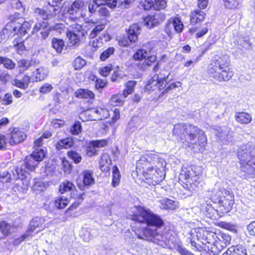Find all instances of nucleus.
<instances>
[{
    "label": "nucleus",
    "instance_id": "obj_27",
    "mask_svg": "<svg viewBox=\"0 0 255 255\" xmlns=\"http://www.w3.org/2000/svg\"><path fill=\"white\" fill-rule=\"evenodd\" d=\"M96 21H89L87 22V23L91 28L95 26L89 33L90 38H95L105 28L106 23H100L96 25Z\"/></svg>",
    "mask_w": 255,
    "mask_h": 255
},
{
    "label": "nucleus",
    "instance_id": "obj_11",
    "mask_svg": "<svg viewBox=\"0 0 255 255\" xmlns=\"http://www.w3.org/2000/svg\"><path fill=\"white\" fill-rule=\"evenodd\" d=\"M45 228V220L42 217H36L33 218L30 222L26 230V234H23L15 240L14 242L17 244L24 241L28 236H33V233H38Z\"/></svg>",
    "mask_w": 255,
    "mask_h": 255
},
{
    "label": "nucleus",
    "instance_id": "obj_34",
    "mask_svg": "<svg viewBox=\"0 0 255 255\" xmlns=\"http://www.w3.org/2000/svg\"><path fill=\"white\" fill-rule=\"evenodd\" d=\"M125 99L120 93L113 94L110 99V105L114 107H122L125 103Z\"/></svg>",
    "mask_w": 255,
    "mask_h": 255
},
{
    "label": "nucleus",
    "instance_id": "obj_30",
    "mask_svg": "<svg viewBox=\"0 0 255 255\" xmlns=\"http://www.w3.org/2000/svg\"><path fill=\"white\" fill-rule=\"evenodd\" d=\"M11 234V226L5 220L0 222V241L6 239Z\"/></svg>",
    "mask_w": 255,
    "mask_h": 255
},
{
    "label": "nucleus",
    "instance_id": "obj_63",
    "mask_svg": "<svg viewBox=\"0 0 255 255\" xmlns=\"http://www.w3.org/2000/svg\"><path fill=\"white\" fill-rule=\"evenodd\" d=\"M120 72L121 70L120 69L119 66H117L110 78L112 82H116L122 78Z\"/></svg>",
    "mask_w": 255,
    "mask_h": 255
},
{
    "label": "nucleus",
    "instance_id": "obj_51",
    "mask_svg": "<svg viewBox=\"0 0 255 255\" xmlns=\"http://www.w3.org/2000/svg\"><path fill=\"white\" fill-rule=\"evenodd\" d=\"M52 46L55 50L60 53L64 46V41L61 39L53 38L52 40Z\"/></svg>",
    "mask_w": 255,
    "mask_h": 255
},
{
    "label": "nucleus",
    "instance_id": "obj_33",
    "mask_svg": "<svg viewBox=\"0 0 255 255\" xmlns=\"http://www.w3.org/2000/svg\"><path fill=\"white\" fill-rule=\"evenodd\" d=\"M169 19L176 33H181L182 32L184 26L181 20V18L178 15H177L176 16L172 17Z\"/></svg>",
    "mask_w": 255,
    "mask_h": 255
},
{
    "label": "nucleus",
    "instance_id": "obj_29",
    "mask_svg": "<svg viewBox=\"0 0 255 255\" xmlns=\"http://www.w3.org/2000/svg\"><path fill=\"white\" fill-rule=\"evenodd\" d=\"M222 255H248L245 248L240 245L232 246L229 248Z\"/></svg>",
    "mask_w": 255,
    "mask_h": 255
},
{
    "label": "nucleus",
    "instance_id": "obj_28",
    "mask_svg": "<svg viewBox=\"0 0 255 255\" xmlns=\"http://www.w3.org/2000/svg\"><path fill=\"white\" fill-rule=\"evenodd\" d=\"M69 203L70 199L63 196L56 197L53 201L54 208L59 210L65 209Z\"/></svg>",
    "mask_w": 255,
    "mask_h": 255
},
{
    "label": "nucleus",
    "instance_id": "obj_53",
    "mask_svg": "<svg viewBox=\"0 0 255 255\" xmlns=\"http://www.w3.org/2000/svg\"><path fill=\"white\" fill-rule=\"evenodd\" d=\"M49 26V23L47 22L41 21L36 23L34 24L31 34L34 35L37 33L41 29H47Z\"/></svg>",
    "mask_w": 255,
    "mask_h": 255
},
{
    "label": "nucleus",
    "instance_id": "obj_58",
    "mask_svg": "<svg viewBox=\"0 0 255 255\" xmlns=\"http://www.w3.org/2000/svg\"><path fill=\"white\" fill-rule=\"evenodd\" d=\"M98 14L101 20H104L110 16V12L105 6H102L98 10Z\"/></svg>",
    "mask_w": 255,
    "mask_h": 255
},
{
    "label": "nucleus",
    "instance_id": "obj_7",
    "mask_svg": "<svg viewBox=\"0 0 255 255\" xmlns=\"http://www.w3.org/2000/svg\"><path fill=\"white\" fill-rule=\"evenodd\" d=\"M253 151V148L248 144L240 145L237 150L240 169L245 178L254 177L255 175V155Z\"/></svg>",
    "mask_w": 255,
    "mask_h": 255
},
{
    "label": "nucleus",
    "instance_id": "obj_6",
    "mask_svg": "<svg viewBox=\"0 0 255 255\" xmlns=\"http://www.w3.org/2000/svg\"><path fill=\"white\" fill-rule=\"evenodd\" d=\"M202 171L200 166L190 164L181 169L178 182L185 190L193 192L199 188L202 180Z\"/></svg>",
    "mask_w": 255,
    "mask_h": 255
},
{
    "label": "nucleus",
    "instance_id": "obj_23",
    "mask_svg": "<svg viewBox=\"0 0 255 255\" xmlns=\"http://www.w3.org/2000/svg\"><path fill=\"white\" fill-rule=\"evenodd\" d=\"M74 96L78 99H87L93 101L95 99L94 93L88 89L79 88L74 92Z\"/></svg>",
    "mask_w": 255,
    "mask_h": 255
},
{
    "label": "nucleus",
    "instance_id": "obj_46",
    "mask_svg": "<svg viewBox=\"0 0 255 255\" xmlns=\"http://www.w3.org/2000/svg\"><path fill=\"white\" fill-rule=\"evenodd\" d=\"M95 113L98 116V119L99 120H103L110 117L109 110L104 107H98Z\"/></svg>",
    "mask_w": 255,
    "mask_h": 255
},
{
    "label": "nucleus",
    "instance_id": "obj_57",
    "mask_svg": "<svg viewBox=\"0 0 255 255\" xmlns=\"http://www.w3.org/2000/svg\"><path fill=\"white\" fill-rule=\"evenodd\" d=\"M34 12L39 16L43 20H48L51 17V14L43 8L36 7L34 9Z\"/></svg>",
    "mask_w": 255,
    "mask_h": 255
},
{
    "label": "nucleus",
    "instance_id": "obj_47",
    "mask_svg": "<svg viewBox=\"0 0 255 255\" xmlns=\"http://www.w3.org/2000/svg\"><path fill=\"white\" fill-rule=\"evenodd\" d=\"M85 152L89 157H92L98 154L97 148L92 140L90 141L86 146Z\"/></svg>",
    "mask_w": 255,
    "mask_h": 255
},
{
    "label": "nucleus",
    "instance_id": "obj_62",
    "mask_svg": "<svg viewBox=\"0 0 255 255\" xmlns=\"http://www.w3.org/2000/svg\"><path fill=\"white\" fill-rule=\"evenodd\" d=\"M217 234L218 236V238H219V239L224 242V244L227 245V246L231 244V237L229 235L223 232H219Z\"/></svg>",
    "mask_w": 255,
    "mask_h": 255
},
{
    "label": "nucleus",
    "instance_id": "obj_36",
    "mask_svg": "<svg viewBox=\"0 0 255 255\" xmlns=\"http://www.w3.org/2000/svg\"><path fill=\"white\" fill-rule=\"evenodd\" d=\"M38 164L39 163L30 155L25 156L24 159V166L29 171H35Z\"/></svg>",
    "mask_w": 255,
    "mask_h": 255
},
{
    "label": "nucleus",
    "instance_id": "obj_50",
    "mask_svg": "<svg viewBox=\"0 0 255 255\" xmlns=\"http://www.w3.org/2000/svg\"><path fill=\"white\" fill-rule=\"evenodd\" d=\"M86 64V61L81 56L77 57L72 62V66L75 70H81Z\"/></svg>",
    "mask_w": 255,
    "mask_h": 255
},
{
    "label": "nucleus",
    "instance_id": "obj_38",
    "mask_svg": "<svg viewBox=\"0 0 255 255\" xmlns=\"http://www.w3.org/2000/svg\"><path fill=\"white\" fill-rule=\"evenodd\" d=\"M89 78L91 81L95 82V88L98 90H102L106 87L108 84L107 80H104L97 77V76L94 74H91Z\"/></svg>",
    "mask_w": 255,
    "mask_h": 255
},
{
    "label": "nucleus",
    "instance_id": "obj_24",
    "mask_svg": "<svg viewBox=\"0 0 255 255\" xmlns=\"http://www.w3.org/2000/svg\"><path fill=\"white\" fill-rule=\"evenodd\" d=\"M158 74H155L148 79L144 87V91L150 93L158 90Z\"/></svg>",
    "mask_w": 255,
    "mask_h": 255
},
{
    "label": "nucleus",
    "instance_id": "obj_64",
    "mask_svg": "<svg viewBox=\"0 0 255 255\" xmlns=\"http://www.w3.org/2000/svg\"><path fill=\"white\" fill-rule=\"evenodd\" d=\"M51 124L54 128H57L63 127L65 125V122L63 120L54 119L51 121Z\"/></svg>",
    "mask_w": 255,
    "mask_h": 255
},
{
    "label": "nucleus",
    "instance_id": "obj_8",
    "mask_svg": "<svg viewBox=\"0 0 255 255\" xmlns=\"http://www.w3.org/2000/svg\"><path fill=\"white\" fill-rule=\"evenodd\" d=\"M209 199L213 203L218 205L219 210L223 215L232 211L235 203V196L233 192L225 188L212 190Z\"/></svg>",
    "mask_w": 255,
    "mask_h": 255
},
{
    "label": "nucleus",
    "instance_id": "obj_9",
    "mask_svg": "<svg viewBox=\"0 0 255 255\" xmlns=\"http://www.w3.org/2000/svg\"><path fill=\"white\" fill-rule=\"evenodd\" d=\"M154 46L151 41L142 44L141 47L138 48L133 54L132 59L135 61H144L143 65L145 67L151 66L157 60V56L152 54Z\"/></svg>",
    "mask_w": 255,
    "mask_h": 255
},
{
    "label": "nucleus",
    "instance_id": "obj_52",
    "mask_svg": "<svg viewBox=\"0 0 255 255\" xmlns=\"http://www.w3.org/2000/svg\"><path fill=\"white\" fill-rule=\"evenodd\" d=\"M15 173L13 174L15 179L23 180L26 177V171L21 167L16 166L15 169Z\"/></svg>",
    "mask_w": 255,
    "mask_h": 255
},
{
    "label": "nucleus",
    "instance_id": "obj_43",
    "mask_svg": "<svg viewBox=\"0 0 255 255\" xmlns=\"http://www.w3.org/2000/svg\"><path fill=\"white\" fill-rule=\"evenodd\" d=\"M114 69V65L112 63H108L99 69V73L103 77H108L111 71Z\"/></svg>",
    "mask_w": 255,
    "mask_h": 255
},
{
    "label": "nucleus",
    "instance_id": "obj_12",
    "mask_svg": "<svg viewBox=\"0 0 255 255\" xmlns=\"http://www.w3.org/2000/svg\"><path fill=\"white\" fill-rule=\"evenodd\" d=\"M71 26L75 31H67L66 32L69 42L73 45H78L81 40L85 39L87 31L84 30L81 24L74 23Z\"/></svg>",
    "mask_w": 255,
    "mask_h": 255
},
{
    "label": "nucleus",
    "instance_id": "obj_13",
    "mask_svg": "<svg viewBox=\"0 0 255 255\" xmlns=\"http://www.w3.org/2000/svg\"><path fill=\"white\" fill-rule=\"evenodd\" d=\"M85 193L84 192L79 193L77 190L71 192L70 197L74 201L65 210V215L68 217L75 216L76 210L83 203Z\"/></svg>",
    "mask_w": 255,
    "mask_h": 255
},
{
    "label": "nucleus",
    "instance_id": "obj_15",
    "mask_svg": "<svg viewBox=\"0 0 255 255\" xmlns=\"http://www.w3.org/2000/svg\"><path fill=\"white\" fill-rule=\"evenodd\" d=\"M84 6L85 3L82 0H74L67 10L69 20L72 22H77L79 20Z\"/></svg>",
    "mask_w": 255,
    "mask_h": 255
},
{
    "label": "nucleus",
    "instance_id": "obj_45",
    "mask_svg": "<svg viewBox=\"0 0 255 255\" xmlns=\"http://www.w3.org/2000/svg\"><path fill=\"white\" fill-rule=\"evenodd\" d=\"M47 76L46 70L42 67L38 68L35 74V81L39 82L44 80Z\"/></svg>",
    "mask_w": 255,
    "mask_h": 255
},
{
    "label": "nucleus",
    "instance_id": "obj_4",
    "mask_svg": "<svg viewBox=\"0 0 255 255\" xmlns=\"http://www.w3.org/2000/svg\"><path fill=\"white\" fill-rule=\"evenodd\" d=\"M206 73L209 78L218 82L232 79L234 72L231 67V59L227 53L216 54L207 65Z\"/></svg>",
    "mask_w": 255,
    "mask_h": 255
},
{
    "label": "nucleus",
    "instance_id": "obj_60",
    "mask_svg": "<svg viewBox=\"0 0 255 255\" xmlns=\"http://www.w3.org/2000/svg\"><path fill=\"white\" fill-rule=\"evenodd\" d=\"M110 138L93 140L92 141L95 144L97 148H103L108 145Z\"/></svg>",
    "mask_w": 255,
    "mask_h": 255
},
{
    "label": "nucleus",
    "instance_id": "obj_32",
    "mask_svg": "<svg viewBox=\"0 0 255 255\" xmlns=\"http://www.w3.org/2000/svg\"><path fill=\"white\" fill-rule=\"evenodd\" d=\"M30 82V76L27 74H24L21 80L14 79L13 85L21 89L25 90L28 87Z\"/></svg>",
    "mask_w": 255,
    "mask_h": 255
},
{
    "label": "nucleus",
    "instance_id": "obj_42",
    "mask_svg": "<svg viewBox=\"0 0 255 255\" xmlns=\"http://www.w3.org/2000/svg\"><path fill=\"white\" fill-rule=\"evenodd\" d=\"M46 152L42 148H35L30 154L38 163L43 160L45 156Z\"/></svg>",
    "mask_w": 255,
    "mask_h": 255
},
{
    "label": "nucleus",
    "instance_id": "obj_2",
    "mask_svg": "<svg viewBox=\"0 0 255 255\" xmlns=\"http://www.w3.org/2000/svg\"><path fill=\"white\" fill-rule=\"evenodd\" d=\"M172 135L183 148H189L194 153H202L207 145L205 132L191 124L177 123L174 125Z\"/></svg>",
    "mask_w": 255,
    "mask_h": 255
},
{
    "label": "nucleus",
    "instance_id": "obj_39",
    "mask_svg": "<svg viewBox=\"0 0 255 255\" xmlns=\"http://www.w3.org/2000/svg\"><path fill=\"white\" fill-rule=\"evenodd\" d=\"M75 188L74 183L69 180H65L59 185L58 191L61 194H63L66 192H72L73 189Z\"/></svg>",
    "mask_w": 255,
    "mask_h": 255
},
{
    "label": "nucleus",
    "instance_id": "obj_55",
    "mask_svg": "<svg viewBox=\"0 0 255 255\" xmlns=\"http://www.w3.org/2000/svg\"><path fill=\"white\" fill-rule=\"evenodd\" d=\"M115 49L113 47H109L104 50L100 55V59L102 61H105L112 55L114 54Z\"/></svg>",
    "mask_w": 255,
    "mask_h": 255
},
{
    "label": "nucleus",
    "instance_id": "obj_35",
    "mask_svg": "<svg viewBox=\"0 0 255 255\" xmlns=\"http://www.w3.org/2000/svg\"><path fill=\"white\" fill-rule=\"evenodd\" d=\"M93 172L90 170H85L82 172L83 184L85 186H89L95 183Z\"/></svg>",
    "mask_w": 255,
    "mask_h": 255
},
{
    "label": "nucleus",
    "instance_id": "obj_40",
    "mask_svg": "<svg viewBox=\"0 0 255 255\" xmlns=\"http://www.w3.org/2000/svg\"><path fill=\"white\" fill-rule=\"evenodd\" d=\"M136 81L133 80L128 81L125 84V89L123 91V96L124 98H126L128 95L131 94L134 90Z\"/></svg>",
    "mask_w": 255,
    "mask_h": 255
},
{
    "label": "nucleus",
    "instance_id": "obj_10",
    "mask_svg": "<svg viewBox=\"0 0 255 255\" xmlns=\"http://www.w3.org/2000/svg\"><path fill=\"white\" fill-rule=\"evenodd\" d=\"M165 70H161L158 73V90L162 94H166L170 91L181 86V83L179 81H175L172 79H169L170 73L167 74L163 73Z\"/></svg>",
    "mask_w": 255,
    "mask_h": 255
},
{
    "label": "nucleus",
    "instance_id": "obj_20",
    "mask_svg": "<svg viewBox=\"0 0 255 255\" xmlns=\"http://www.w3.org/2000/svg\"><path fill=\"white\" fill-rule=\"evenodd\" d=\"M189 17L190 24L194 26L203 22L206 19V14L200 9H195L190 11Z\"/></svg>",
    "mask_w": 255,
    "mask_h": 255
},
{
    "label": "nucleus",
    "instance_id": "obj_19",
    "mask_svg": "<svg viewBox=\"0 0 255 255\" xmlns=\"http://www.w3.org/2000/svg\"><path fill=\"white\" fill-rule=\"evenodd\" d=\"M195 232L198 240L205 246H208L210 241L215 235V232L208 230L206 227H198L195 229Z\"/></svg>",
    "mask_w": 255,
    "mask_h": 255
},
{
    "label": "nucleus",
    "instance_id": "obj_22",
    "mask_svg": "<svg viewBox=\"0 0 255 255\" xmlns=\"http://www.w3.org/2000/svg\"><path fill=\"white\" fill-rule=\"evenodd\" d=\"M75 142L74 138L70 136L58 140L55 144V147L57 150L68 149L71 148L74 146Z\"/></svg>",
    "mask_w": 255,
    "mask_h": 255
},
{
    "label": "nucleus",
    "instance_id": "obj_17",
    "mask_svg": "<svg viewBox=\"0 0 255 255\" xmlns=\"http://www.w3.org/2000/svg\"><path fill=\"white\" fill-rule=\"evenodd\" d=\"M8 131V142L11 146L23 142L27 137L26 133L18 127L9 128Z\"/></svg>",
    "mask_w": 255,
    "mask_h": 255
},
{
    "label": "nucleus",
    "instance_id": "obj_18",
    "mask_svg": "<svg viewBox=\"0 0 255 255\" xmlns=\"http://www.w3.org/2000/svg\"><path fill=\"white\" fill-rule=\"evenodd\" d=\"M142 19L143 25L151 29L162 23L166 19V14L162 12L148 14Z\"/></svg>",
    "mask_w": 255,
    "mask_h": 255
},
{
    "label": "nucleus",
    "instance_id": "obj_26",
    "mask_svg": "<svg viewBox=\"0 0 255 255\" xmlns=\"http://www.w3.org/2000/svg\"><path fill=\"white\" fill-rule=\"evenodd\" d=\"M206 23V26L200 28L199 27L194 26L190 28L188 30L189 33L192 35H194L196 39H199L206 35L209 32V28Z\"/></svg>",
    "mask_w": 255,
    "mask_h": 255
},
{
    "label": "nucleus",
    "instance_id": "obj_3",
    "mask_svg": "<svg viewBox=\"0 0 255 255\" xmlns=\"http://www.w3.org/2000/svg\"><path fill=\"white\" fill-rule=\"evenodd\" d=\"M135 208L136 212L130 215V219L135 223L146 225L142 229V235H137V238L153 240L159 235L157 229L164 226V221L161 216L144 206L137 205Z\"/></svg>",
    "mask_w": 255,
    "mask_h": 255
},
{
    "label": "nucleus",
    "instance_id": "obj_31",
    "mask_svg": "<svg viewBox=\"0 0 255 255\" xmlns=\"http://www.w3.org/2000/svg\"><path fill=\"white\" fill-rule=\"evenodd\" d=\"M112 162V159L109 155L102 154L99 161V167L103 172H108L110 170Z\"/></svg>",
    "mask_w": 255,
    "mask_h": 255
},
{
    "label": "nucleus",
    "instance_id": "obj_54",
    "mask_svg": "<svg viewBox=\"0 0 255 255\" xmlns=\"http://www.w3.org/2000/svg\"><path fill=\"white\" fill-rule=\"evenodd\" d=\"M164 31L169 38H172L174 35L175 31L169 19L167 20L164 25Z\"/></svg>",
    "mask_w": 255,
    "mask_h": 255
},
{
    "label": "nucleus",
    "instance_id": "obj_49",
    "mask_svg": "<svg viewBox=\"0 0 255 255\" xmlns=\"http://www.w3.org/2000/svg\"><path fill=\"white\" fill-rule=\"evenodd\" d=\"M0 64H2L5 68L9 70L15 67V63L11 59L3 56H0Z\"/></svg>",
    "mask_w": 255,
    "mask_h": 255
},
{
    "label": "nucleus",
    "instance_id": "obj_61",
    "mask_svg": "<svg viewBox=\"0 0 255 255\" xmlns=\"http://www.w3.org/2000/svg\"><path fill=\"white\" fill-rule=\"evenodd\" d=\"M31 65L30 61L27 59H21L18 62V67L22 71L28 69Z\"/></svg>",
    "mask_w": 255,
    "mask_h": 255
},
{
    "label": "nucleus",
    "instance_id": "obj_5",
    "mask_svg": "<svg viewBox=\"0 0 255 255\" xmlns=\"http://www.w3.org/2000/svg\"><path fill=\"white\" fill-rule=\"evenodd\" d=\"M8 19L9 21L6 24L4 30L6 33L9 32L18 36L13 41V47L17 52H22L26 50V48L24 40L22 39V37L30 30L31 24L18 12L10 15Z\"/></svg>",
    "mask_w": 255,
    "mask_h": 255
},
{
    "label": "nucleus",
    "instance_id": "obj_16",
    "mask_svg": "<svg viewBox=\"0 0 255 255\" xmlns=\"http://www.w3.org/2000/svg\"><path fill=\"white\" fill-rule=\"evenodd\" d=\"M218 236L215 232V235L213 237L212 240L209 242L208 246H205L203 249H200V251H205L208 253H212L214 255H218L221 252L225 249L227 245L224 244L221 240L218 238Z\"/></svg>",
    "mask_w": 255,
    "mask_h": 255
},
{
    "label": "nucleus",
    "instance_id": "obj_37",
    "mask_svg": "<svg viewBox=\"0 0 255 255\" xmlns=\"http://www.w3.org/2000/svg\"><path fill=\"white\" fill-rule=\"evenodd\" d=\"M160 204V208L164 210H174L177 207L175 201L168 198L161 200Z\"/></svg>",
    "mask_w": 255,
    "mask_h": 255
},
{
    "label": "nucleus",
    "instance_id": "obj_21",
    "mask_svg": "<svg viewBox=\"0 0 255 255\" xmlns=\"http://www.w3.org/2000/svg\"><path fill=\"white\" fill-rule=\"evenodd\" d=\"M141 27L138 23H135L131 24L128 31L127 37L131 43L134 44L138 41V36L140 33Z\"/></svg>",
    "mask_w": 255,
    "mask_h": 255
},
{
    "label": "nucleus",
    "instance_id": "obj_25",
    "mask_svg": "<svg viewBox=\"0 0 255 255\" xmlns=\"http://www.w3.org/2000/svg\"><path fill=\"white\" fill-rule=\"evenodd\" d=\"M235 119L237 123L242 125H248L252 121V116L248 112L243 111L236 112Z\"/></svg>",
    "mask_w": 255,
    "mask_h": 255
},
{
    "label": "nucleus",
    "instance_id": "obj_59",
    "mask_svg": "<svg viewBox=\"0 0 255 255\" xmlns=\"http://www.w3.org/2000/svg\"><path fill=\"white\" fill-rule=\"evenodd\" d=\"M224 4L227 8L234 9L238 8L239 2L238 0H224Z\"/></svg>",
    "mask_w": 255,
    "mask_h": 255
},
{
    "label": "nucleus",
    "instance_id": "obj_56",
    "mask_svg": "<svg viewBox=\"0 0 255 255\" xmlns=\"http://www.w3.org/2000/svg\"><path fill=\"white\" fill-rule=\"evenodd\" d=\"M61 164L63 170L65 173H70L72 169L73 166L71 163L66 159L65 157L61 158Z\"/></svg>",
    "mask_w": 255,
    "mask_h": 255
},
{
    "label": "nucleus",
    "instance_id": "obj_48",
    "mask_svg": "<svg viewBox=\"0 0 255 255\" xmlns=\"http://www.w3.org/2000/svg\"><path fill=\"white\" fill-rule=\"evenodd\" d=\"M82 126L81 123L79 121H76L71 126L70 132L73 135H77L82 132Z\"/></svg>",
    "mask_w": 255,
    "mask_h": 255
},
{
    "label": "nucleus",
    "instance_id": "obj_44",
    "mask_svg": "<svg viewBox=\"0 0 255 255\" xmlns=\"http://www.w3.org/2000/svg\"><path fill=\"white\" fill-rule=\"evenodd\" d=\"M68 157L75 164H79L82 160V156L74 150H70L67 152Z\"/></svg>",
    "mask_w": 255,
    "mask_h": 255
},
{
    "label": "nucleus",
    "instance_id": "obj_41",
    "mask_svg": "<svg viewBox=\"0 0 255 255\" xmlns=\"http://www.w3.org/2000/svg\"><path fill=\"white\" fill-rule=\"evenodd\" d=\"M121 174L118 167L115 165L112 168V181L111 185L114 187H117L121 181Z\"/></svg>",
    "mask_w": 255,
    "mask_h": 255
},
{
    "label": "nucleus",
    "instance_id": "obj_14",
    "mask_svg": "<svg viewBox=\"0 0 255 255\" xmlns=\"http://www.w3.org/2000/svg\"><path fill=\"white\" fill-rule=\"evenodd\" d=\"M167 1L168 0H141L139 5L144 11H160L167 7Z\"/></svg>",
    "mask_w": 255,
    "mask_h": 255
},
{
    "label": "nucleus",
    "instance_id": "obj_1",
    "mask_svg": "<svg viewBox=\"0 0 255 255\" xmlns=\"http://www.w3.org/2000/svg\"><path fill=\"white\" fill-rule=\"evenodd\" d=\"M163 159L158 152L150 151L142 155L136 162L137 179L149 185L160 183L165 178Z\"/></svg>",
    "mask_w": 255,
    "mask_h": 255
}]
</instances>
